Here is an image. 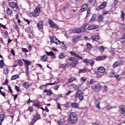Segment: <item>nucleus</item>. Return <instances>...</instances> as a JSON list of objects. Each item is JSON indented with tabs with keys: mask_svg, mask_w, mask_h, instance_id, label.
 I'll return each instance as SVG.
<instances>
[{
	"mask_svg": "<svg viewBox=\"0 0 125 125\" xmlns=\"http://www.w3.org/2000/svg\"><path fill=\"white\" fill-rule=\"evenodd\" d=\"M96 108L97 109H99V110H101V106H100V102H97Z\"/></svg>",
	"mask_w": 125,
	"mask_h": 125,
	"instance_id": "33",
	"label": "nucleus"
},
{
	"mask_svg": "<svg viewBox=\"0 0 125 125\" xmlns=\"http://www.w3.org/2000/svg\"><path fill=\"white\" fill-rule=\"evenodd\" d=\"M37 28L38 29H42L43 27V22L42 21H40L37 24Z\"/></svg>",
	"mask_w": 125,
	"mask_h": 125,
	"instance_id": "11",
	"label": "nucleus"
},
{
	"mask_svg": "<svg viewBox=\"0 0 125 125\" xmlns=\"http://www.w3.org/2000/svg\"><path fill=\"white\" fill-rule=\"evenodd\" d=\"M34 11L35 12L38 13V14H40V13H41V6L39 5L36 6Z\"/></svg>",
	"mask_w": 125,
	"mask_h": 125,
	"instance_id": "19",
	"label": "nucleus"
},
{
	"mask_svg": "<svg viewBox=\"0 0 125 125\" xmlns=\"http://www.w3.org/2000/svg\"><path fill=\"white\" fill-rule=\"evenodd\" d=\"M59 58V59H62L63 58H64L65 56H64V53H62L60 54Z\"/></svg>",
	"mask_w": 125,
	"mask_h": 125,
	"instance_id": "44",
	"label": "nucleus"
},
{
	"mask_svg": "<svg viewBox=\"0 0 125 125\" xmlns=\"http://www.w3.org/2000/svg\"><path fill=\"white\" fill-rule=\"evenodd\" d=\"M109 75L110 78H114V77H115V72L111 71L109 73Z\"/></svg>",
	"mask_w": 125,
	"mask_h": 125,
	"instance_id": "37",
	"label": "nucleus"
},
{
	"mask_svg": "<svg viewBox=\"0 0 125 125\" xmlns=\"http://www.w3.org/2000/svg\"><path fill=\"white\" fill-rule=\"evenodd\" d=\"M119 112L121 113V115H123L125 117V106L120 107L119 108Z\"/></svg>",
	"mask_w": 125,
	"mask_h": 125,
	"instance_id": "9",
	"label": "nucleus"
},
{
	"mask_svg": "<svg viewBox=\"0 0 125 125\" xmlns=\"http://www.w3.org/2000/svg\"><path fill=\"white\" fill-rule=\"evenodd\" d=\"M87 48L88 50H91V48H92V46L91 45L90 43H87Z\"/></svg>",
	"mask_w": 125,
	"mask_h": 125,
	"instance_id": "38",
	"label": "nucleus"
},
{
	"mask_svg": "<svg viewBox=\"0 0 125 125\" xmlns=\"http://www.w3.org/2000/svg\"><path fill=\"white\" fill-rule=\"evenodd\" d=\"M26 76H28V74H29V66L26 67Z\"/></svg>",
	"mask_w": 125,
	"mask_h": 125,
	"instance_id": "57",
	"label": "nucleus"
},
{
	"mask_svg": "<svg viewBox=\"0 0 125 125\" xmlns=\"http://www.w3.org/2000/svg\"><path fill=\"white\" fill-rule=\"evenodd\" d=\"M96 19V15H93L92 16V18L90 20V23H93V22H94V21H95Z\"/></svg>",
	"mask_w": 125,
	"mask_h": 125,
	"instance_id": "26",
	"label": "nucleus"
},
{
	"mask_svg": "<svg viewBox=\"0 0 125 125\" xmlns=\"http://www.w3.org/2000/svg\"><path fill=\"white\" fill-rule=\"evenodd\" d=\"M23 86L25 88H29L30 87V84L28 82H25L23 83Z\"/></svg>",
	"mask_w": 125,
	"mask_h": 125,
	"instance_id": "28",
	"label": "nucleus"
},
{
	"mask_svg": "<svg viewBox=\"0 0 125 125\" xmlns=\"http://www.w3.org/2000/svg\"><path fill=\"white\" fill-rule=\"evenodd\" d=\"M94 82H95V81L94 80V79H91L90 80V82L88 83V85H91V84H93V83H94Z\"/></svg>",
	"mask_w": 125,
	"mask_h": 125,
	"instance_id": "35",
	"label": "nucleus"
},
{
	"mask_svg": "<svg viewBox=\"0 0 125 125\" xmlns=\"http://www.w3.org/2000/svg\"><path fill=\"white\" fill-rule=\"evenodd\" d=\"M0 26L1 28H3V29H6V26L3 25L2 23H0Z\"/></svg>",
	"mask_w": 125,
	"mask_h": 125,
	"instance_id": "53",
	"label": "nucleus"
},
{
	"mask_svg": "<svg viewBox=\"0 0 125 125\" xmlns=\"http://www.w3.org/2000/svg\"><path fill=\"white\" fill-rule=\"evenodd\" d=\"M34 106H35V107H40V104L38 102H35L33 104Z\"/></svg>",
	"mask_w": 125,
	"mask_h": 125,
	"instance_id": "50",
	"label": "nucleus"
},
{
	"mask_svg": "<svg viewBox=\"0 0 125 125\" xmlns=\"http://www.w3.org/2000/svg\"><path fill=\"white\" fill-rule=\"evenodd\" d=\"M90 13H91V12H90V8H88L87 10V15L86 16H89V15H90Z\"/></svg>",
	"mask_w": 125,
	"mask_h": 125,
	"instance_id": "43",
	"label": "nucleus"
},
{
	"mask_svg": "<svg viewBox=\"0 0 125 125\" xmlns=\"http://www.w3.org/2000/svg\"><path fill=\"white\" fill-rule=\"evenodd\" d=\"M8 89L9 91V92H10L11 93H13V91H12V89H11V87H10V86H8Z\"/></svg>",
	"mask_w": 125,
	"mask_h": 125,
	"instance_id": "52",
	"label": "nucleus"
},
{
	"mask_svg": "<svg viewBox=\"0 0 125 125\" xmlns=\"http://www.w3.org/2000/svg\"><path fill=\"white\" fill-rule=\"evenodd\" d=\"M103 15H100L98 16L99 21H102V20H103Z\"/></svg>",
	"mask_w": 125,
	"mask_h": 125,
	"instance_id": "46",
	"label": "nucleus"
},
{
	"mask_svg": "<svg viewBox=\"0 0 125 125\" xmlns=\"http://www.w3.org/2000/svg\"><path fill=\"white\" fill-rule=\"evenodd\" d=\"M40 118H41V116L40 115V114H37L36 115V116H35V117L34 118V119L38 121V120H40Z\"/></svg>",
	"mask_w": 125,
	"mask_h": 125,
	"instance_id": "45",
	"label": "nucleus"
},
{
	"mask_svg": "<svg viewBox=\"0 0 125 125\" xmlns=\"http://www.w3.org/2000/svg\"><path fill=\"white\" fill-rule=\"evenodd\" d=\"M78 97H79V99L80 101H83V96L82 95H81V96H80Z\"/></svg>",
	"mask_w": 125,
	"mask_h": 125,
	"instance_id": "51",
	"label": "nucleus"
},
{
	"mask_svg": "<svg viewBox=\"0 0 125 125\" xmlns=\"http://www.w3.org/2000/svg\"><path fill=\"white\" fill-rule=\"evenodd\" d=\"M86 80H87V78L86 77H81V82L82 83H85V82H86Z\"/></svg>",
	"mask_w": 125,
	"mask_h": 125,
	"instance_id": "34",
	"label": "nucleus"
},
{
	"mask_svg": "<svg viewBox=\"0 0 125 125\" xmlns=\"http://www.w3.org/2000/svg\"><path fill=\"white\" fill-rule=\"evenodd\" d=\"M24 21L25 22H26V23H27V24H30V22H31L29 20L27 19H24Z\"/></svg>",
	"mask_w": 125,
	"mask_h": 125,
	"instance_id": "60",
	"label": "nucleus"
},
{
	"mask_svg": "<svg viewBox=\"0 0 125 125\" xmlns=\"http://www.w3.org/2000/svg\"><path fill=\"white\" fill-rule=\"evenodd\" d=\"M18 64H19L20 66H23V62L22 61V60L20 59L18 61Z\"/></svg>",
	"mask_w": 125,
	"mask_h": 125,
	"instance_id": "42",
	"label": "nucleus"
},
{
	"mask_svg": "<svg viewBox=\"0 0 125 125\" xmlns=\"http://www.w3.org/2000/svg\"><path fill=\"white\" fill-rule=\"evenodd\" d=\"M4 65V62L2 60L0 61V68H3V65Z\"/></svg>",
	"mask_w": 125,
	"mask_h": 125,
	"instance_id": "40",
	"label": "nucleus"
},
{
	"mask_svg": "<svg viewBox=\"0 0 125 125\" xmlns=\"http://www.w3.org/2000/svg\"><path fill=\"white\" fill-rule=\"evenodd\" d=\"M42 61H43V62H46V61H47V55H44L42 57Z\"/></svg>",
	"mask_w": 125,
	"mask_h": 125,
	"instance_id": "24",
	"label": "nucleus"
},
{
	"mask_svg": "<svg viewBox=\"0 0 125 125\" xmlns=\"http://www.w3.org/2000/svg\"><path fill=\"white\" fill-rule=\"evenodd\" d=\"M87 72H90V70L88 68L80 69L79 70V74H83Z\"/></svg>",
	"mask_w": 125,
	"mask_h": 125,
	"instance_id": "8",
	"label": "nucleus"
},
{
	"mask_svg": "<svg viewBox=\"0 0 125 125\" xmlns=\"http://www.w3.org/2000/svg\"><path fill=\"white\" fill-rule=\"evenodd\" d=\"M47 55H49V56H54L55 55V54H54V52H52V51H51V52H46Z\"/></svg>",
	"mask_w": 125,
	"mask_h": 125,
	"instance_id": "32",
	"label": "nucleus"
},
{
	"mask_svg": "<svg viewBox=\"0 0 125 125\" xmlns=\"http://www.w3.org/2000/svg\"><path fill=\"white\" fill-rule=\"evenodd\" d=\"M72 107L73 108H78L79 107V104L78 103H74L71 104Z\"/></svg>",
	"mask_w": 125,
	"mask_h": 125,
	"instance_id": "29",
	"label": "nucleus"
},
{
	"mask_svg": "<svg viewBox=\"0 0 125 125\" xmlns=\"http://www.w3.org/2000/svg\"><path fill=\"white\" fill-rule=\"evenodd\" d=\"M79 63V61L78 60L75 61L71 63H70V65H72L73 67H76V65H78V63Z\"/></svg>",
	"mask_w": 125,
	"mask_h": 125,
	"instance_id": "27",
	"label": "nucleus"
},
{
	"mask_svg": "<svg viewBox=\"0 0 125 125\" xmlns=\"http://www.w3.org/2000/svg\"><path fill=\"white\" fill-rule=\"evenodd\" d=\"M10 52L13 56H15V52H14V50H13V49L11 50Z\"/></svg>",
	"mask_w": 125,
	"mask_h": 125,
	"instance_id": "55",
	"label": "nucleus"
},
{
	"mask_svg": "<svg viewBox=\"0 0 125 125\" xmlns=\"http://www.w3.org/2000/svg\"><path fill=\"white\" fill-rule=\"evenodd\" d=\"M91 40L93 41V42H97V41H99V36L93 35L91 37Z\"/></svg>",
	"mask_w": 125,
	"mask_h": 125,
	"instance_id": "13",
	"label": "nucleus"
},
{
	"mask_svg": "<svg viewBox=\"0 0 125 125\" xmlns=\"http://www.w3.org/2000/svg\"><path fill=\"white\" fill-rule=\"evenodd\" d=\"M48 23L51 27V28H55L56 29H57L58 28V26L55 24V23L51 19H49L48 20Z\"/></svg>",
	"mask_w": 125,
	"mask_h": 125,
	"instance_id": "4",
	"label": "nucleus"
},
{
	"mask_svg": "<svg viewBox=\"0 0 125 125\" xmlns=\"http://www.w3.org/2000/svg\"><path fill=\"white\" fill-rule=\"evenodd\" d=\"M22 61L24 62V63L28 67V66H31L32 65V62L28 61V60H25L24 59H22Z\"/></svg>",
	"mask_w": 125,
	"mask_h": 125,
	"instance_id": "18",
	"label": "nucleus"
},
{
	"mask_svg": "<svg viewBox=\"0 0 125 125\" xmlns=\"http://www.w3.org/2000/svg\"><path fill=\"white\" fill-rule=\"evenodd\" d=\"M9 5L11 7H12V8H15V7H16V6H17V4L12 2L9 3Z\"/></svg>",
	"mask_w": 125,
	"mask_h": 125,
	"instance_id": "25",
	"label": "nucleus"
},
{
	"mask_svg": "<svg viewBox=\"0 0 125 125\" xmlns=\"http://www.w3.org/2000/svg\"><path fill=\"white\" fill-rule=\"evenodd\" d=\"M4 73L6 74H8V72H9V70H8V69L7 68H6L5 70H4Z\"/></svg>",
	"mask_w": 125,
	"mask_h": 125,
	"instance_id": "56",
	"label": "nucleus"
},
{
	"mask_svg": "<svg viewBox=\"0 0 125 125\" xmlns=\"http://www.w3.org/2000/svg\"><path fill=\"white\" fill-rule=\"evenodd\" d=\"M95 63V61H92V62H89V64L90 65H91V66L92 67H93L94 66V64Z\"/></svg>",
	"mask_w": 125,
	"mask_h": 125,
	"instance_id": "48",
	"label": "nucleus"
},
{
	"mask_svg": "<svg viewBox=\"0 0 125 125\" xmlns=\"http://www.w3.org/2000/svg\"><path fill=\"white\" fill-rule=\"evenodd\" d=\"M50 40L51 43H55L57 45L61 44L62 42L58 40V39H57V38H56V37L54 36H50Z\"/></svg>",
	"mask_w": 125,
	"mask_h": 125,
	"instance_id": "2",
	"label": "nucleus"
},
{
	"mask_svg": "<svg viewBox=\"0 0 125 125\" xmlns=\"http://www.w3.org/2000/svg\"><path fill=\"white\" fill-rule=\"evenodd\" d=\"M75 97L78 98L80 96H81V95H83L84 93L82 91H81V90H77V91L75 93Z\"/></svg>",
	"mask_w": 125,
	"mask_h": 125,
	"instance_id": "12",
	"label": "nucleus"
},
{
	"mask_svg": "<svg viewBox=\"0 0 125 125\" xmlns=\"http://www.w3.org/2000/svg\"><path fill=\"white\" fill-rule=\"evenodd\" d=\"M90 61H91V60H88L87 59L83 60V63H85V64H88Z\"/></svg>",
	"mask_w": 125,
	"mask_h": 125,
	"instance_id": "41",
	"label": "nucleus"
},
{
	"mask_svg": "<svg viewBox=\"0 0 125 125\" xmlns=\"http://www.w3.org/2000/svg\"><path fill=\"white\" fill-rule=\"evenodd\" d=\"M99 49H100V51H101V52H104V51H105V47L103 46H101L99 47Z\"/></svg>",
	"mask_w": 125,
	"mask_h": 125,
	"instance_id": "36",
	"label": "nucleus"
},
{
	"mask_svg": "<svg viewBox=\"0 0 125 125\" xmlns=\"http://www.w3.org/2000/svg\"><path fill=\"white\" fill-rule=\"evenodd\" d=\"M81 39H82V37L77 36L72 38L71 42L73 44H75L77 43V42H79V41H80Z\"/></svg>",
	"mask_w": 125,
	"mask_h": 125,
	"instance_id": "3",
	"label": "nucleus"
},
{
	"mask_svg": "<svg viewBox=\"0 0 125 125\" xmlns=\"http://www.w3.org/2000/svg\"><path fill=\"white\" fill-rule=\"evenodd\" d=\"M18 78H19V75L16 74L15 75H13L12 77L11 80H12L13 81H14V80H16V79H18Z\"/></svg>",
	"mask_w": 125,
	"mask_h": 125,
	"instance_id": "30",
	"label": "nucleus"
},
{
	"mask_svg": "<svg viewBox=\"0 0 125 125\" xmlns=\"http://www.w3.org/2000/svg\"><path fill=\"white\" fill-rule=\"evenodd\" d=\"M87 9V4L85 3L83 4L79 12H82V11H85Z\"/></svg>",
	"mask_w": 125,
	"mask_h": 125,
	"instance_id": "10",
	"label": "nucleus"
},
{
	"mask_svg": "<svg viewBox=\"0 0 125 125\" xmlns=\"http://www.w3.org/2000/svg\"><path fill=\"white\" fill-rule=\"evenodd\" d=\"M70 54L75 56L77 58H79V59H83V57L79 55L77 53L75 52L74 51L69 52Z\"/></svg>",
	"mask_w": 125,
	"mask_h": 125,
	"instance_id": "5",
	"label": "nucleus"
},
{
	"mask_svg": "<svg viewBox=\"0 0 125 125\" xmlns=\"http://www.w3.org/2000/svg\"><path fill=\"white\" fill-rule=\"evenodd\" d=\"M106 56L105 55L104 56H99L96 58L95 60L96 61H101L102 60H105L106 58Z\"/></svg>",
	"mask_w": 125,
	"mask_h": 125,
	"instance_id": "6",
	"label": "nucleus"
},
{
	"mask_svg": "<svg viewBox=\"0 0 125 125\" xmlns=\"http://www.w3.org/2000/svg\"><path fill=\"white\" fill-rule=\"evenodd\" d=\"M74 81H77V80H76V78H71L69 79L68 80V83H73V82H74Z\"/></svg>",
	"mask_w": 125,
	"mask_h": 125,
	"instance_id": "39",
	"label": "nucleus"
},
{
	"mask_svg": "<svg viewBox=\"0 0 125 125\" xmlns=\"http://www.w3.org/2000/svg\"><path fill=\"white\" fill-rule=\"evenodd\" d=\"M15 89L18 91V92H19V87L17 85H15Z\"/></svg>",
	"mask_w": 125,
	"mask_h": 125,
	"instance_id": "61",
	"label": "nucleus"
},
{
	"mask_svg": "<svg viewBox=\"0 0 125 125\" xmlns=\"http://www.w3.org/2000/svg\"><path fill=\"white\" fill-rule=\"evenodd\" d=\"M72 33L73 34H81L82 33V29L79 28H76L72 30Z\"/></svg>",
	"mask_w": 125,
	"mask_h": 125,
	"instance_id": "15",
	"label": "nucleus"
},
{
	"mask_svg": "<svg viewBox=\"0 0 125 125\" xmlns=\"http://www.w3.org/2000/svg\"><path fill=\"white\" fill-rule=\"evenodd\" d=\"M22 51H23V52H29V50L25 48H22Z\"/></svg>",
	"mask_w": 125,
	"mask_h": 125,
	"instance_id": "54",
	"label": "nucleus"
},
{
	"mask_svg": "<svg viewBox=\"0 0 125 125\" xmlns=\"http://www.w3.org/2000/svg\"><path fill=\"white\" fill-rule=\"evenodd\" d=\"M118 4V0H114V4L116 5Z\"/></svg>",
	"mask_w": 125,
	"mask_h": 125,
	"instance_id": "63",
	"label": "nucleus"
},
{
	"mask_svg": "<svg viewBox=\"0 0 125 125\" xmlns=\"http://www.w3.org/2000/svg\"><path fill=\"white\" fill-rule=\"evenodd\" d=\"M67 122L70 125H75L78 122L77 114L75 112H72L68 118Z\"/></svg>",
	"mask_w": 125,
	"mask_h": 125,
	"instance_id": "1",
	"label": "nucleus"
},
{
	"mask_svg": "<svg viewBox=\"0 0 125 125\" xmlns=\"http://www.w3.org/2000/svg\"><path fill=\"white\" fill-rule=\"evenodd\" d=\"M106 4H107V2L106 1H104L101 3V4L99 6V9H103L106 7Z\"/></svg>",
	"mask_w": 125,
	"mask_h": 125,
	"instance_id": "16",
	"label": "nucleus"
},
{
	"mask_svg": "<svg viewBox=\"0 0 125 125\" xmlns=\"http://www.w3.org/2000/svg\"><path fill=\"white\" fill-rule=\"evenodd\" d=\"M7 14L8 15H11L12 14V11L9 8H8L6 11Z\"/></svg>",
	"mask_w": 125,
	"mask_h": 125,
	"instance_id": "31",
	"label": "nucleus"
},
{
	"mask_svg": "<svg viewBox=\"0 0 125 125\" xmlns=\"http://www.w3.org/2000/svg\"><path fill=\"white\" fill-rule=\"evenodd\" d=\"M4 120V114L0 115V125H2V122Z\"/></svg>",
	"mask_w": 125,
	"mask_h": 125,
	"instance_id": "21",
	"label": "nucleus"
},
{
	"mask_svg": "<svg viewBox=\"0 0 125 125\" xmlns=\"http://www.w3.org/2000/svg\"><path fill=\"white\" fill-rule=\"evenodd\" d=\"M43 92H47V95H52V90L51 89L47 91V89H45L43 91Z\"/></svg>",
	"mask_w": 125,
	"mask_h": 125,
	"instance_id": "23",
	"label": "nucleus"
},
{
	"mask_svg": "<svg viewBox=\"0 0 125 125\" xmlns=\"http://www.w3.org/2000/svg\"><path fill=\"white\" fill-rule=\"evenodd\" d=\"M120 65H122V62L118 61L114 63L112 66L114 68H116V67H118V66H120Z\"/></svg>",
	"mask_w": 125,
	"mask_h": 125,
	"instance_id": "17",
	"label": "nucleus"
},
{
	"mask_svg": "<svg viewBox=\"0 0 125 125\" xmlns=\"http://www.w3.org/2000/svg\"><path fill=\"white\" fill-rule=\"evenodd\" d=\"M36 122H37V120L36 119H35V118H34V119L31 121V124L32 125H34V124H35V123H36Z\"/></svg>",
	"mask_w": 125,
	"mask_h": 125,
	"instance_id": "62",
	"label": "nucleus"
},
{
	"mask_svg": "<svg viewBox=\"0 0 125 125\" xmlns=\"http://www.w3.org/2000/svg\"><path fill=\"white\" fill-rule=\"evenodd\" d=\"M1 95H2V96H3V97H5V93L2 92L0 93Z\"/></svg>",
	"mask_w": 125,
	"mask_h": 125,
	"instance_id": "64",
	"label": "nucleus"
},
{
	"mask_svg": "<svg viewBox=\"0 0 125 125\" xmlns=\"http://www.w3.org/2000/svg\"><path fill=\"white\" fill-rule=\"evenodd\" d=\"M99 26L98 25H91L90 26H89L87 28V30H88L89 31H90V30H94L95 29H98V27Z\"/></svg>",
	"mask_w": 125,
	"mask_h": 125,
	"instance_id": "7",
	"label": "nucleus"
},
{
	"mask_svg": "<svg viewBox=\"0 0 125 125\" xmlns=\"http://www.w3.org/2000/svg\"><path fill=\"white\" fill-rule=\"evenodd\" d=\"M28 111H30V112H33L34 111V107L31 106H29L28 108Z\"/></svg>",
	"mask_w": 125,
	"mask_h": 125,
	"instance_id": "47",
	"label": "nucleus"
},
{
	"mask_svg": "<svg viewBox=\"0 0 125 125\" xmlns=\"http://www.w3.org/2000/svg\"><path fill=\"white\" fill-rule=\"evenodd\" d=\"M76 59V58H74V57H70L69 59V61H75V60Z\"/></svg>",
	"mask_w": 125,
	"mask_h": 125,
	"instance_id": "58",
	"label": "nucleus"
},
{
	"mask_svg": "<svg viewBox=\"0 0 125 125\" xmlns=\"http://www.w3.org/2000/svg\"><path fill=\"white\" fill-rule=\"evenodd\" d=\"M105 71H106V69H105V68L102 66L99 67L98 68V71L99 72V73H101V74H103L104 73H105Z\"/></svg>",
	"mask_w": 125,
	"mask_h": 125,
	"instance_id": "14",
	"label": "nucleus"
},
{
	"mask_svg": "<svg viewBox=\"0 0 125 125\" xmlns=\"http://www.w3.org/2000/svg\"><path fill=\"white\" fill-rule=\"evenodd\" d=\"M102 88V86H99V85L95 86L94 87V89H95V92H96L97 91H99V90H100V89H101Z\"/></svg>",
	"mask_w": 125,
	"mask_h": 125,
	"instance_id": "22",
	"label": "nucleus"
},
{
	"mask_svg": "<svg viewBox=\"0 0 125 125\" xmlns=\"http://www.w3.org/2000/svg\"><path fill=\"white\" fill-rule=\"evenodd\" d=\"M111 108H113V107H111V106H110V105L107 104V105H106V109H107V110H110V109H111Z\"/></svg>",
	"mask_w": 125,
	"mask_h": 125,
	"instance_id": "59",
	"label": "nucleus"
},
{
	"mask_svg": "<svg viewBox=\"0 0 125 125\" xmlns=\"http://www.w3.org/2000/svg\"><path fill=\"white\" fill-rule=\"evenodd\" d=\"M31 17H38V16H40V14L36 12H32L30 14Z\"/></svg>",
	"mask_w": 125,
	"mask_h": 125,
	"instance_id": "20",
	"label": "nucleus"
},
{
	"mask_svg": "<svg viewBox=\"0 0 125 125\" xmlns=\"http://www.w3.org/2000/svg\"><path fill=\"white\" fill-rule=\"evenodd\" d=\"M70 65H71L70 63H66V65L63 66V70H65V69H66L68 66H70Z\"/></svg>",
	"mask_w": 125,
	"mask_h": 125,
	"instance_id": "49",
	"label": "nucleus"
}]
</instances>
